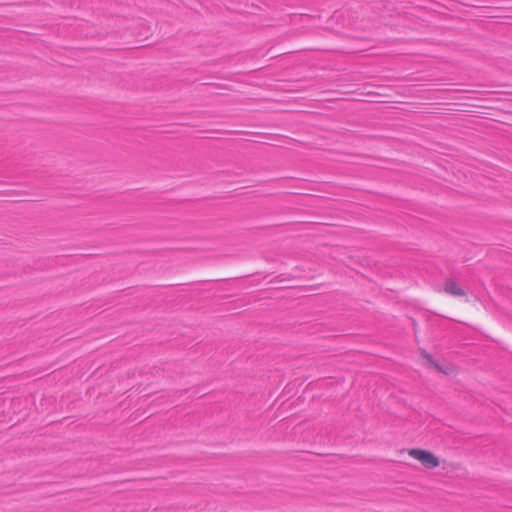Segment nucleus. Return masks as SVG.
Listing matches in <instances>:
<instances>
[{
	"label": "nucleus",
	"instance_id": "nucleus-3",
	"mask_svg": "<svg viewBox=\"0 0 512 512\" xmlns=\"http://www.w3.org/2000/svg\"><path fill=\"white\" fill-rule=\"evenodd\" d=\"M443 291L450 296L462 298L465 301H468L466 291L453 279H446L444 281Z\"/></svg>",
	"mask_w": 512,
	"mask_h": 512
},
{
	"label": "nucleus",
	"instance_id": "nucleus-2",
	"mask_svg": "<svg viewBox=\"0 0 512 512\" xmlns=\"http://www.w3.org/2000/svg\"><path fill=\"white\" fill-rule=\"evenodd\" d=\"M410 458L417 461L422 468L433 470L441 465V459L434 452L423 448H410L407 450Z\"/></svg>",
	"mask_w": 512,
	"mask_h": 512
},
{
	"label": "nucleus",
	"instance_id": "nucleus-1",
	"mask_svg": "<svg viewBox=\"0 0 512 512\" xmlns=\"http://www.w3.org/2000/svg\"><path fill=\"white\" fill-rule=\"evenodd\" d=\"M420 364L428 371L447 378H455L460 374V367L453 361L436 357L422 349L419 352Z\"/></svg>",
	"mask_w": 512,
	"mask_h": 512
}]
</instances>
